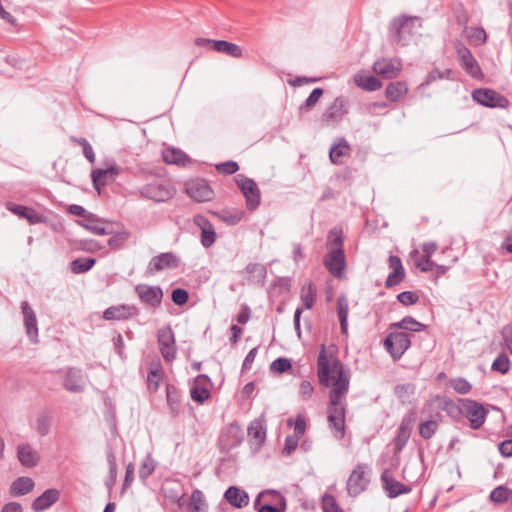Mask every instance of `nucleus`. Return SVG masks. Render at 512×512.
<instances>
[{
	"mask_svg": "<svg viewBox=\"0 0 512 512\" xmlns=\"http://www.w3.org/2000/svg\"><path fill=\"white\" fill-rule=\"evenodd\" d=\"M22 313L24 316V325L26 328V333L29 339L33 342H37L38 340V327H37V319L36 314L33 309L30 307L27 301H23L21 303Z\"/></svg>",
	"mask_w": 512,
	"mask_h": 512,
	"instance_id": "nucleus-22",
	"label": "nucleus"
},
{
	"mask_svg": "<svg viewBox=\"0 0 512 512\" xmlns=\"http://www.w3.org/2000/svg\"><path fill=\"white\" fill-rule=\"evenodd\" d=\"M77 223L93 234H96V235L110 234V231H108L103 226V223L98 218H96V216L92 213H90L85 219L78 221Z\"/></svg>",
	"mask_w": 512,
	"mask_h": 512,
	"instance_id": "nucleus-35",
	"label": "nucleus"
},
{
	"mask_svg": "<svg viewBox=\"0 0 512 512\" xmlns=\"http://www.w3.org/2000/svg\"><path fill=\"white\" fill-rule=\"evenodd\" d=\"M235 181L246 200L247 209L254 211L261 201V193L256 182L243 174H238Z\"/></svg>",
	"mask_w": 512,
	"mask_h": 512,
	"instance_id": "nucleus-7",
	"label": "nucleus"
},
{
	"mask_svg": "<svg viewBox=\"0 0 512 512\" xmlns=\"http://www.w3.org/2000/svg\"><path fill=\"white\" fill-rule=\"evenodd\" d=\"M225 500L236 508H243L249 504V496L236 486L229 487L224 493Z\"/></svg>",
	"mask_w": 512,
	"mask_h": 512,
	"instance_id": "nucleus-28",
	"label": "nucleus"
},
{
	"mask_svg": "<svg viewBox=\"0 0 512 512\" xmlns=\"http://www.w3.org/2000/svg\"><path fill=\"white\" fill-rule=\"evenodd\" d=\"M215 168L219 173H222L225 175H232L239 170V165L237 162L229 160V161L217 164L215 166Z\"/></svg>",
	"mask_w": 512,
	"mask_h": 512,
	"instance_id": "nucleus-58",
	"label": "nucleus"
},
{
	"mask_svg": "<svg viewBox=\"0 0 512 512\" xmlns=\"http://www.w3.org/2000/svg\"><path fill=\"white\" fill-rule=\"evenodd\" d=\"M7 208L20 218L27 219L30 224H38L43 221V218L39 213L27 206L8 204Z\"/></svg>",
	"mask_w": 512,
	"mask_h": 512,
	"instance_id": "nucleus-30",
	"label": "nucleus"
},
{
	"mask_svg": "<svg viewBox=\"0 0 512 512\" xmlns=\"http://www.w3.org/2000/svg\"><path fill=\"white\" fill-rule=\"evenodd\" d=\"M449 383L454 391L461 395L468 394L472 389V385L463 377L454 378Z\"/></svg>",
	"mask_w": 512,
	"mask_h": 512,
	"instance_id": "nucleus-51",
	"label": "nucleus"
},
{
	"mask_svg": "<svg viewBox=\"0 0 512 512\" xmlns=\"http://www.w3.org/2000/svg\"><path fill=\"white\" fill-rule=\"evenodd\" d=\"M337 312L340 321V327L342 333L347 332V321H348V312H349V303L345 295H340L337 298Z\"/></svg>",
	"mask_w": 512,
	"mask_h": 512,
	"instance_id": "nucleus-39",
	"label": "nucleus"
},
{
	"mask_svg": "<svg viewBox=\"0 0 512 512\" xmlns=\"http://www.w3.org/2000/svg\"><path fill=\"white\" fill-rule=\"evenodd\" d=\"M421 27V19L417 16L395 17L389 24V37L392 42L404 46L413 35L419 32Z\"/></svg>",
	"mask_w": 512,
	"mask_h": 512,
	"instance_id": "nucleus-3",
	"label": "nucleus"
},
{
	"mask_svg": "<svg viewBox=\"0 0 512 512\" xmlns=\"http://www.w3.org/2000/svg\"><path fill=\"white\" fill-rule=\"evenodd\" d=\"M247 435L250 441L262 445L266 439V421L263 417L254 419L248 426Z\"/></svg>",
	"mask_w": 512,
	"mask_h": 512,
	"instance_id": "nucleus-26",
	"label": "nucleus"
},
{
	"mask_svg": "<svg viewBox=\"0 0 512 512\" xmlns=\"http://www.w3.org/2000/svg\"><path fill=\"white\" fill-rule=\"evenodd\" d=\"M316 289L311 281H308L301 290V301L306 309H311L315 303Z\"/></svg>",
	"mask_w": 512,
	"mask_h": 512,
	"instance_id": "nucleus-42",
	"label": "nucleus"
},
{
	"mask_svg": "<svg viewBox=\"0 0 512 512\" xmlns=\"http://www.w3.org/2000/svg\"><path fill=\"white\" fill-rule=\"evenodd\" d=\"M396 327L403 331L415 334V332L425 331V325L419 323L412 317H405L396 324Z\"/></svg>",
	"mask_w": 512,
	"mask_h": 512,
	"instance_id": "nucleus-45",
	"label": "nucleus"
},
{
	"mask_svg": "<svg viewBox=\"0 0 512 512\" xmlns=\"http://www.w3.org/2000/svg\"><path fill=\"white\" fill-rule=\"evenodd\" d=\"M452 76V70L451 69H445L443 71L435 68L431 70L426 77L424 78L423 82L421 83L420 87L425 88L431 85L433 82L437 80L442 79H451Z\"/></svg>",
	"mask_w": 512,
	"mask_h": 512,
	"instance_id": "nucleus-41",
	"label": "nucleus"
},
{
	"mask_svg": "<svg viewBox=\"0 0 512 512\" xmlns=\"http://www.w3.org/2000/svg\"><path fill=\"white\" fill-rule=\"evenodd\" d=\"M502 337L504 347L508 352H512V326H505L503 328Z\"/></svg>",
	"mask_w": 512,
	"mask_h": 512,
	"instance_id": "nucleus-64",
	"label": "nucleus"
},
{
	"mask_svg": "<svg viewBox=\"0 0 512 512\" xmlns=\"http://www.w3.org/2000/svg\"><path fill=\"white\" fill-rule=\"evenodd\" d=\"M209 378L206 375H198L190 385V397L199 404H203L210 398V390L208 388Z\"/></svg>",
	"mask_w": 512,
	"mask_h": 512,
	"instance_id": "nucleus-19",
	"label": "nucleus"
},
{
	"mask_svg": "<svg viewBox=\"0 0 512 512\" xmlns=\"http://www.w3.org/2000/svg\"><path fill=\"white\" fill-rule=\"evenodd\" d=\"M469 38L477 45H483L487 41V34L482 27H472L469 31Z\"/></svg>",
	"mask_w": 512,
	"mask_h": 512,
	"instance_id": "nucleus-57",
	"label": "nucleus"
},
{
	"mask_svg": "<svg viewBox=\"0 0 512 512\" xmlns=\"http://www.w3.org/2000/svg\"><path fill=\"white\" fill-rule=\"evenodd\" d=\"M212 50L234 58H241L243 56V50L239 45L225 40H215V42H212Z\"/></svg>",
	"mask_w": 512,
	"mask_h": 512,
	"instance_id": "nucleus-34",
	"label": "nucleus"
},
{
	"mask_svg": "<svg viewBox=\"0 0 512 512\" xmlns=\"http://www.w3.org/2000/svg\"><path fill=\"white\" fill-rule=\"evenodd\" d=\"M243 215V211H224L221 218L225 223L229 225H236L242 220Z\"/></svg>",
	"mask_w": 512,
	"mask_h": 512,
	"instance_id": "nucleus-60",
	"label": "nucleus"
},
{
	"mask_svg": "<svg viewBox=\"0 0 512 512\" xmlns=\"http://www.w3.org/2000/svg\"><path fill=\"white\" fill-rule=\"evenodd\" d=\"M156 465L150 455H147L138 470V475L142 480H146L155 470Z\"/></svg>",
	"mask_w": 512,
	"mask_h": 512,
	"instance_id": "nucleus-48",
	"label": "nucleus"
},
{
	"mask_svg": "<svg viewBox=\"0 0 512 512\" xmlns=\"http://www.w3.org/2000/svg\"><path fill=\"white\" fill-rule=\"evenodd\" d=\"M17 458L21 465L27 468L37 466L40 459L38 453L28 443L21 444L17 447Z\"/></svg>",
	"mask_w": 512,
	"mask_h": 512,
	"instance_id": "nucleus-25",
	"label": "nucleus"
},
{
	"mask_svg": "<svg viewBox=\"0 0 512 512\" xmlns=\"http://www.w3.org/2000/svg\"><path fill=\"white\" fill-rule=\"evenodd\" d=\"M381 480L389 498H396L399 495L407 494L411 491L409 486H406L391 476H388L387 472H384L381 475Z\"/></svg>",
	"mask_w": 512,
	"mask_h": 512,
	"instance_id": "nucleus-24",
	"label": "nucleus"
},
{
	"mask_svg": "<svg viewBox=\"0 0 512 512\" xmlns=\"http://www.w3.org/2000/svg\"><path fill=\"white\" fill-rule=\"evenodd\" d=\"M346 113L347 109L344 98L337 97L322 114V121L325 123H335L341 120Z\"/></svg>",
	"mask_w": 512,
	"mask_h": 512,
	"instance_id": "nucleus-21",
	"label": "nucleus"
},
{
	"mask_svg": "<svg viewBox=\"0 0 512 512\" xmlns=\"http://www.w3.org/2000/svg\"><path fill=\"white\" fill-rule=\"evenodd\" d=\"M180 260L173 252L160 253L151 258L147 266V273L154 275L164 269H175L179 267Z\"/></svg>",
	"mask_w": 512,
	"mask_h": 512,
	"instance_id": "nucleus-12",
	"label": "nucleus"
},
{
	"mask_svg": "<svg viewBox=\"0 0 512 512\" xmlns=\"http://www.w3.org/2000/svg\"><path fill=\"white\" fill-rule=\"evenodd\" d=\"M166 399L173 416H178L180 413V392L172 384L166 386Z\"/></svg>",
	"mask_w": 512,
	"mask_h": 512,
	"instance_id": "nucleus-37",
	"label": "nucleus"
},
{
	"mask_svg": "<svg viewBox=\"0 0 512 512\" xmlns=\"http://www.w3.org/2000/svg\"><path fill=\"white\" fill-rule=\"evenodd\" d=\"M335 354H318L317 376L324 387H331L329 399L333 403L339 397H346L350 387V369Z\"/></svg>",
	"mask_w": 512,
	"mask_h": 512,
	"instance_id": "nucleus-1",
	"label": "nucleus"
},
{
	"mask_svg": "<svg viewBox=\"0 0 512 512\" xmlns=\"http://www.w3.org/2000/svg\"><path fill=\"white\" fill-rule=\"evenodd\" d=\"M414 419L411 415L403 417L394 439V450L396 453L401 452L406 446L412 430Z\"/></svg>",
	"mask_w": 512,
	"mask_h": 512,
	"instance_id": "nucleus-20",
	"label": "nucleus"
},
{
	"mask_svg": "<svg viewBox=\"0 0 512 512\" xmlns=\"http://www.w3.org/2000/svg\"><path fill=\"white\" fill-rule=\"evenodd\" d=\"M52 417L48 411H42L36 419V431L41 436H46L50 432Z\"/></svg>",
	"mask_w": 512,
	"mask_h": 512,
	"instance_id": "nucleus-44",
	"label": "nucleus"
},
{
	"mask_svg": "<svg viewBox=\"0 0 512 512\" xmlns=\"http://www.w3.org/2000/svg\"><path fill=\"white\" fill-rule=\"evenodd\" d=\"M140 310L132 304H120L107 308L103 312V318L107 321H126L137 317Z\"/></svg>",
	"mask_w": 512,
	"mask_h": 512,
	"instance_id": "nucleus-14",
	"label": "nucleus"
},
{
	"mask_svg": "<svg viewBox=\"0 0 512 512\" xmlns=\"http://www.w3.org/2000/svg\"><path fill=\"white\" fill-rule=\"evenodd\" d=\"M350 155V145L344 138H339L330 148L329 158L335 165H341Z\"/></svg>",
	"mask_w": 512,
	"mask_h": 512,
	"instance_id": "nucleus-27",
	"label": "nucleus"
},
{
	"mask_svg": "<svg viewBox=\"0 0 512 512\" xmlns=\"http://www.w3.org/2000/svg\"><path fill=\"white\" fill-rule=\"evenodd\" d=\"M163 375L164 372L160 361H152L147 374V386L150 391L156 392L158 390L159 384L163 379Z\"/></svg>",
	"mask_w": 512,
	"mask_h": 512,
	"instance_id": "nucleus-32",
	"label": "nucleus"
},
{
	"mask_svg": "<svg viewBox=\"0 0 512 512\" xmlns=\"http://www.w3.org/2000/svg\"><path fill=\"white\" fill-rule=\"evenodd\" d=\"M193 223L201 231V245L206 249L212 247L217 239V234L212 223L205 216L202 215L194 216Z\"/></svg>",
	"mask_w": 512,
	"mask_h": 512,
	"instance_id": "nucleus-16",
	"label": "nucleus"
},
{
	"mask_svg": "<svg viewBox=\"0 0 512 512\" xmlns=\"http://www.w3.org/2000/svg\"><path fill=\"white\" fill-rule=\"evenodd\" d=\"M416 334L409 333L403 330L390 332L384 340V345L387 350L395 349L405 352L410 348L411 343L415 341Z\"/></svg>",
	"mask_w": 512,
	"mask_h": 512,
	"instance_id": "nucleus-13",
	"label": "nucleus"
},
{
	"mask_svg": "<svg viewBox=\"0 0 512 512\" xmlns=\"http://www.w3.org/2000/svg\"><path fill=\"white\" fill-rule=\"evenodd\" d=\"M323 512H344L335 497L330 494H324L321 501Z\"/></svg>",
	"mask_w": 512,
	"mask_h": 512,
	"instance_id": "nucleus-52",
	"label": "nucleus"
},
{
	"mask_svg": "<svg viewBox=\"0 0 512 512\" xmlns=\"http://www.w3.org/2000/svg\"><path fill=\"white\" fill-rule=\"evenodd\" d=\"M327 412L334 437L338 440L343 439L345 436L346 397H339L334 403L332 399H329Z\"/></svg>",
	"mask_w": 512,
	"mask_h": 512,
	"instance_id": "nucleus-4",
	"label": "nucleus"
},
{
	"mask_svg": "<svg viewBox=\"0 0 512 512\" xmlns=\"http://www.w3.org/2000/svg\"><path fill=\"white\" fill-rule=\"evenodd\" d=\"M95 263L96 260L92 257L77 258L71 262V271L74 274H83L92 269Z\"/></svg>",
	"mask_w": 512,
	"mask_h": 512,
	"instance_id": "nucleus-43",
	"label": "nucleus"
},
{
	"mask_svg": "<svg viewBox=\"0 0 512 512\" xmlns=\"http://www.w3.org/2000/svg\"><path fill=\"white\" fill-rule=\"evenodd\" d=\"M160 352H175V338L171 327H162L157 333Z\"/></svg>",
	"mask_w": 512,
	"mask_h": 512,
	"instance_id": "nucleus-31",
	"label": "nucleus"
},
{
	"mask_svg": "<svg viewBox=\"0 0 512 512\" xmlns=\"http://www.w3.org/2000/svg\"><path fill=\"white\" fill-rule=\"evenodd\" d=\"M355 84L366 91H377L382 87V83L374 76L356 75Z\"/></svg>",
	"mask_w": 512,
	"mask_h": 512,
	"instance_id": "nucleus-40",
	"label": "nucleus"
},
{
	"mask_svg": "<svg viewBox=\"0 0 512 512\" xmlns=\"http://www.w3.org/2000/svg\"><path fill=\"white\" fill-rule=\"evenodd\" d=\"M175 188L168 182H154L139 189L140 196L155 202H165L175 195Z\"/></svg>",
	"mask_w": 512,
	"mask_h": 512,
	"instance_id": "nucleus-6",
	"label": "nucleus"
},
{
	"mask_svg": "<svg viewBox=\"0 0 512 512\" xmlns=\"http://www.w3.org/2000/svg\"><path fill=\"white\" fill-rule=\"evenodd\" d=\"M438 422L435 420H427L419 425V434L425 440L433 437L438 429Z\"/></svg>",
	"mask_w": 512,
	"mask_h": 512,
	"instance_id": "nucleus-47",
	"label": "nucleus"
},
{
	"mask_svg": "<svg viewBox=\"0 0 512 512\" xmlns=\"http://www.w3.org/2000/svg\"><path fill=\"white\" fill-rule=\"evenodd\" d=\"M397 299L401 304L408 306L415 304L419 297L412 291H404L398 294Z\"/></svg>",
	"mask_w": 512,
	"mask_h": 512,
	"instance_id": "nucleus-61",
	"label": "nucleus"
},
{
	"mask_svg": "<svg viewBox=\"0 0 512 512\" xmlns=\"http://www.w3.org/2000/svg\"><path fill=\"white\" fill-rule=\"evenodd\" d=\"M456 53L460 59V66L472 78L480 79L483 76L482 70L471 53V51L460 41L455 44Z\"/></svg>",
	"mask_w": 512,
	"mask_h": 512,
	"instance_id": "nucleus-9",
	"label": "nucleus"
},
{
	"mask_svg": "<svg viewBox=\"0 0 512 512\" xmlns=\"http://www.w3.org/2000/svg\"><path fill=\"white\" fill-rule=\"evenodd\" d=\"M163 160L167 164L185 165L188 162L187 155L176 148H168L162 153Z\"/></svg>",
	"mask_w": 512,
	"mask_h": 512,
	"instance_id": "nucleus-38",
	"label": "nucleus"
},
{
	"mask_svg": "<svg viewBox=\"0 0 512 512\" xmlns=\"http://www.w3.org/2000/svg\"><path fill=\"white\" fill-rule=\"evenodd\" d=\"M472 97L477 103L486 107L506 108L509 105V101L506 97L492 89H476L473 91Z\"/></svg>",
	"mask_w": 512,
	"mask_h": 512,
	"instance_id": "nucleus-11",
	"label": "nucleus"
},
{
	"mask_svg": "<svg viewBox=\"0 0 512 512\" xmlns=\"http://www.w3.org/2000/svg\"><path fill=\"white\" fill-rule=\"evenodd\" d=\"M64 387L70 392L82 391L84 388V381L81 371L70 368L65 376Z\"/></svg>",
	"mask_w": 512,
	"mask_h": 512,
	"instance_id": "nucleus-33",
	"label": "nucleus"
},
{
	"mask_svg": "<svg viewBox=\"0 0 512 512\" xmlns=\"http://www.w3.org/2000/svg\"><path fill=\"white\" fill-rule=\"evenodd\" d=\"M191 507L193 512H200L205 505L204 495L202 491L195 489L191 494Z\"/></svg>",
	"mask_w": 512,
	"mask_h": 512,
	"instance_id": "nucleus-59",
	"label": "nucleus"
},
{
	"mask_svg": "<svg viewBox=\"0 0 512 512\" xmlns=\"http://www.w3.org/2000/svg\"><path fill=\"white\" fill-rule=\"evenodd\" d=\"M187 194L197 202H206L213 198V190L204 180H195L186 184Z\"/></svg>",
	"mask_w": 512,
	"mask_h": 512,
	"instance_id": "nucleus-18",
	"label": "nucleus"
},
{
	"mask_svg": "<svg viewBox=\"0 0 512 512\" xmlns=\"http://www.w3.org/2000/svg\"><path fill=\"white\" fill-rule=\"evenodd\" d=\"M35 487L32 478L21 476L14 480L10 486V494L13 497H20L30 493Z\"/></svg>",
	"mask_w": 512,
	"mask_h": 512,
	"instance_id": "nucleus-29",
	"label": "nucleus"
},
{
	"mask_svg": "<svg viewBox=\"0 0 512 512\" xmlns=\"http://www.w3.org/2000/svg\"><path fill=\"white\" fill-rule=\"evenodd\" d=\"M172 301L179 306H182L188 301V292L184 289L177 288L172 291Z\"/></svg>",
	"mask_w": 512,
	"mask_h": 512,
	"instance_id": "nucleus-62",
	"label": "nucleus"
},
{
	"mask_svg": "<svg viewBox=\"0 0 512 512\" xmlns=\"http://www.w3.org/2000/svg\"><path fill=\"white\" fill-rule=\"evenodd\" d=\"M291 368H292L291 360H289L288 358H283V357L277 358L270 365L271 371L274 373H279V374L284 373Z\"/></svg>",
	"mask_w": 512,
	"mask_h": 512,
	"instance_id": "nucleus-56",
	"label": "nucleus"
},
{
	"mask_svg": "<svg viewBox=\"0 0 512 512\" xmlns=\"http://www.w3.org/2000/svg\"><path fill=\"white\" fill-rule=\"evenodd\" d=\"M59 498V490L55 488L47 489L33 501L32 509L36 512L44 511L55 504Z\"/></svg>",
	"mask_w": 512,
	"mask_h": 512,
	"instance_id": "nucleus-23",
	"label": "nucleus"
},
{
	"mask_svg": "<svg viewBox=\"0 0 512 512\" xmlns=\"http://www.w3.org/2000/svg\"><path fill=\"white\" fill-rule=\"evenodd\" d=\"M511 495V491L505 486H498L494 488L490 493V500L494 503H504Z\"/></svg>",
	"mask_w": 512,
	"mask_h": 512,
	"instance_id": "nucleus-50",
	"label": "nucleus"
},
{
	"mask_svg": "<svg viewBox=\"0 0 512 512\" xmlns=\"http://www.w3.org/2000/svg\"><path fill=\"white\" fill-rule=\"evenodd\" d=\"M121 168L112 161L106 168H98L92 171L91 178L93 186L100 191L107 184L108 179H113L120 174Z\"/></svg>",
	"mask_w": 512,
	"mask_h": 512,
	"instance_id": "nucleus-17",
	"label": "nucleus"
},
{
	"mask_svg": "<svg viewBox=\"0 0 512 512\" xmlns=\"http://www.w3.org/2000/svg\"><path fill=\"white\" fill-rule=\"evenodd\" d=\"M416 266L423 272L431 271L436 264L431 260V257L421 255L420 258L416 261Z\"/></svg>",
	"mask_w": 512,
	"mask_h": 512,
	"instance_id": "nucleus-63",
	"label": "nucleus"
},
{
	"mask_svg": "<svg viewBox=\"0 0 512 512\" xmlns=\"http://www.w3.org/2000/svg\"><path fill=\"white\" fill-rule=\"evenodd\" d=\"M461 402L465 409V416L470 422V427L474 430L480 429L487 417V411L483 404L471 399H462Z\"/></svg>",
	"mask_w": 512,
	"mask_h": 512,
	"instance_id": "nucleus-10",
	"label": "nucleus"
},
{
	"mask_svg": "<svg viewBox=\"0 0 512 512\" xmlns=\"http://www.w3.org/2000/svg\"><path fill=\"white\" fill-rule=\"evenodd\" d=\"M134 291L146 307L157 309L161 306L164 293L160 286L140 283L135 286Z\"/></svg>",
	"mask_w": 512,
	"mask_h": 512,
	"instance_id": "nucleus-8",
	"label": "nucleus"
},
{
	"mask_svg": "<svg viewBox=\"0 0 512 512\" xmlns=\"http://www.w3.org/2000/svg\"><path fill=\"white\" fill-rule=\"evenodd\" d=\"M510 366L511 363L507 354H498L491 365V369L501 374H506L510 370Z\"/></svg>",
	"mask_w": 512,
	"mask_h": 512,
	"instance_id": "nucleus-49",
	"label": "nucleus"
},
{
	"mask_svg": "<svg viewBox=\"0 0 512 512\" xmlns=\"http://www.w3.org/2000/svg\"><path fill=\"white\" fill-rule=\"evenodd\" d=\"M373 71L384 79H393L401 73L402 63L397 58H381L374 62Z\"/></svg>",
	"mask_w": 512,
	"mask_h": 512,
	"instance_id": "nucleus-15",
	"label": "nucleus"
},
{
	"mask_svg": "<svg viewBox=\"0 0 512 512\" xmlns=\"http://www.w3.org/2000/svg\"><path fill=\"white\" fill-rule=\"evenodd\" d=\"M408 93L407 84L403 81L391 82L387 85L385 96L391 102H397Z\"/></svg>",
	"mask_w": 512,
	"mask_h": 512,
	"instance_id": "nucleus-36",
	"label": "nucleus"
},
{
	"mask_svg": "<svg viewBox=\"0 0 512 512\" xmlns=\"http://www.w3.org/2000/svg\"><path fill=\"white\" fill-rule=\"evenodd\" d=\"M369 467L367 464L359 463L349 475L346 483L347 494L350 497H357L366 491L370 479L367 475Z\"/></svg>",
	"mask_w": 512,
	"mask_h": 512,
	"instance_id": "nucleus-5",
	"label": "nucleus"
},
{
	"mask_svg": "<svg viewBox=\"0 0 512 512\" xmlns=\"http://www.w3.org/2000/svg\"><path fill=\"white\" fill-rule=\"evenodd\" d=\"M131 233L127 230H122L115 233L108 239V245L113 250H119L125 247L126 242L129 240Z\"/></svg>",
	"mask_w": 512,
	"mask_h": 512,
	"instance_id": "nucleus-46",
	"label": "nucleus"
},
{
	"mask_svg": "<svg viewBox=\"0 0 512 512\" xmlns=\"http://www.w3.org/2000/svg\"><path fill=\"white\" fill-rule=\"evenodd\" d=\"M323 92L324 91L322 88L313 89L303 105L300 106V110L309 111L319 101L320 97L323 95Z\"/></svg>",
	"mask_w": 512,
	"mask_h": 512,
	"instance_id": "nucleus-55",
	"label": "nucleus"
},
{
	"mask_svg": "<svg viewBox=\"0 0 512 512\" xmlns=\"http://www.w3.org/2000/svg\"><path fill=\"white\" fill-rule=\"evenodd\" d=\"M326 248L328 250L323 262L327 270L336 278L344 277L346 259L344 252V236L341 228H333L327 236Z\"/></svg>",
	"mask_w": 512,
	"mask_h": 512,
	"instance_id": "nucleus-2",
	"label": "nucleus"
},
{
	"mask_svg": "<svg viewBox=\"0 0 512 512\" xmlns=\"http://www.w3.org/2000/svg\"><path fill=\"white\" fill-rule=\"evenodd\" d=\"M70 140L74 143H77L79 144L82 149H83V154L85 156V158L90 162V163H94L95 162V153H94V150L92 148V146L90 145V143L85 139V138H77V137H74L72 136L70 138Z\"/></svg>",
	"mask_w": 512,
	"mask_h": 512,
	"instance_id": "nucleus-53",
	"label": "nucleus"
},
{
	"mask_svg": "<svg viewBox=\"0 0 512 512\" xmlns=\"http://www.w3.org/2000/svg\"><path fill=\"white\" fill-rule=\"evenodd\" d=\"M415 386L411 383L397 385L395 387L396 396L402 401L406 402L414 394Z\"/></svg>",
	"mask_w": 512,
	"mask_h": 512,
	"instance_id": "nucleus-54",
	"label": "nucleus"
}]
</instances>
